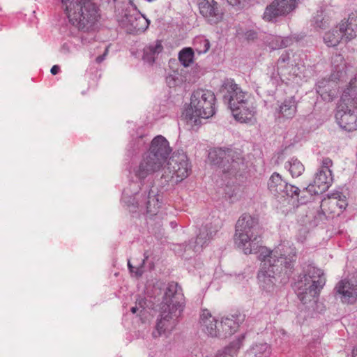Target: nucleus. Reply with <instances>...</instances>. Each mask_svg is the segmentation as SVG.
Instances as JSON below:
<instances>
[{"label":"nucleus","mask_w":357,"mask_h":357,"mask_svg":"<svg viewBox=\"0 0 357 357\" xmlns=\"http://www.w3.org/2000/svg\"><path fill=\"white\" fill-rule=\"evenodd\" d=\"M143 193H136L131 204L137 208H146V213L150 215H156L160 206V197L158 188L153 185H146L142 188Z\"/></svg>","instance_id":"11"},{"label":"nucleus","mask_w":357,"mask_h":357,"mask_svg":"<svg viewBox=\"0 0 357 357\" xmlns=\"http://www.w3.org/2000/svg\"><path fill=\"white\" fill-rule=\"evenodd\" d=\"M139 310V307H138L137 306H134V307H131L130 311L133 314H135Z\"/></svg>","instance_id":"46"},{"label":"nucleus","mask_w":357,"mask_h":357,"mask_svg":"<svg viewBox=\"0 0 357 357\" xmlns=\"http://www.w3.org/2000/svg\"><path fill=\"white\" fill-rule=\"evenodd\" d=\"M162 50V41L156 40L155 43H151L144 48L142 59L145 62L153 64Z\"/></svg>","instance_id":"26"},{"label":"nucleus","mask_w":357,"mask_h":357,"mask_svg":"<svg viewBox=\"0 0 357 357\" xmlns=\"http://www.w3.org/2000/svg\"><path fill=\"white\" fill-rule=\"evenodd\" d=\"M351 80L343 91L342 99L347 104L352 103L357 109V74L350 75Z\"/></svg>","instance_id":"25"},{"label":"nucleus","mask_w":357,"mask_h":357,"mask_svg":"<svg viewBox=\"0 0 357 357\" xmlns=\"http://www.w3.org/2000/svg\"><path fill=\"white\" fill-rule=\"evenodd\" d=\"M333 182V177L331 169H325L324 170H318L315 174V177L312 184H310L307 187L301 190L305 197V192H309L311 195H319L326 191Z\"/></svg>","instance_id":"16"},{"label":"nucleus","mask_w":357,"mask_h":357,"mask_svg":"<svg viewBox=\"0 0 357 357\" xmlns=\"http://www.w3.org/2000/svg\"><path fill=\"white\" fill-rule=\"evenodd\" d=\"M352 356L353 357H357V347L353 349Z\"/></svg>","instance_id":"47"},{"label":"nucleus","mask_w":357,"mask_h":357,"mask_svg":"<svg viewBox=\"0 0 357 357\" xmlns=\"http://www.w3.org/2000/svg\"><path fill=\"white\" fill-rule=\"evenodd\" d=\"M81 39H82V43L83 44H85L86 43V40L84 38H82V37L81 38Z\"/></svg>","instance_id":"50"},{"label":"nucleus","mask_w":357,"mask_h":357,"mask_svg":"<svg viewBox=\"0 0 357 357\" xmlns=\"http://www.w3.org/2000/svg\"><path fill=\"white\" fill-rule=\"evenodd\" d=\"M236 120L241 123H252L256 114L255 107L252 99L248 100V104H241L231 109Z\"/></svg>","instance_id":"20"},{"label":"nucleus","mask_w":357,"mask_h":357,"mask_svg":"<svg viewBox=\"0 0 357 357\" xmlns=\"http://www.w3.org/2000/svg\"><path fill=\"white\" fill-rule=\"evenodd\" d=\"M191 172L187 155L183 152L174 153L167 164V169L161 176L165 182L178 183L187 178Z\"/></svg>","instance_id":"10"},{"label":"nucleus","mask_w":357,"mask_h":357,"mask_svg":"<svg viewBox=\"0 0 357 357\" xmlns=\"http://www.w3.org/2000/svg\"><path fill=\"white\" fill-rule=\"evenodd\" d=\"M123 195H124V196L126 195V191L123 192Z\"/></svg>","instance_id":"52"},{"label":"nucleus","mask_w":357,"mask_h":357,"mask_svg":"<svg viewBox=\"0 0 357 357\" xmlns=\"http://www.w3.org/2000/svg\"><path fill=\"white\" fill-rule=\"evenodd\" d=\"M107 52H108L107 48H106L105 50V52L102 55L98 56L96 59V62L98 63H101L105 59V58L107 54Z\"/></svg>","instance_id":"43"},{"label":"nucleus","mask_w":357,"mask_h":357,"mask_svg":"<svg viewBox=\"0 0 357 357\" xmlns=\"http://www.w3.org/2000/svg\"><path fill=\"white\" fill-rule=\"evenodd\" d=\"M272 352L271 347L267 343L252 344L246 351L245 357H270Z\"/></svg>","instance_id":"29"},{"label":"nucleus","mask_w":357,"mask_h":357,"mask_svg":"<svg viewBox=\"0 0 357 357\" xmlns=\"http://www.w3.org/2000/svg\"><path fill=\"white\" fill-rule=\"evenodd\" d=\"M70 24L79 31H93L100 18V9L93 0H61Z\"/></svg>","instance_id":"3"},{"label":"nucleus","mask_w":357,"mask_h":357,"mask_svg":"<svg viewBox=\"0 0 357 357\" xmlns=\"http://www.w3.org/2000/svg\"><path fill=\"white\" fill-rule=\"evenodd\" d=\"M199 10L200 14L210 24H216L223 19V10L215 0H199Z\"/></svg>","instance_id":"17"},{"label":"nucleus","mask_w":357,"mask_h":357,"mask_svg":"<svg viewBox=\"0 0 357 357\" xmlns=\"http://www.w3.org/2000/svg\"><path fill=\"white\" fill-rule=\"evenodd\" d=\"M296 253L295 246L289 243L280 244L272 250L262 248L259 257L261 264L257 279L263 290L267 292L274 290L275 275L284 273L289 276L293 272Z\"/></svg>","instance_id":"1"},{"label":"nucleus","mask_w":357,"mask_h":357,"mask_svg":"<svg viewBox=\"0 0 357 357\" xmlns=\"http://www.w3.org/2000/svg\"><path fill=\"white\" fill-rule=\"evenodd\" d=\"M142 303L145 304V302L143 300H142L139 302V307H141L144 310V307H143Z\"/></svg>","instance_id":"48"},{"label":"nucleus","mask_w":357,"mask_h":357,"mask_svg":"<svg viewBox=\"0 0 357 357\" xmlns=\"http://www.w3.org/2000/svg\"><path fill=\"white\" fill-rule=\"evenodd\" d=\"M290 62V56L289 54L285 52L282 54L278 60V75L282 77L284 75V68L285 67V64H289Z\"/></svg>","instance_id":"36"},{"label":"nucleus","mask_w":357,"mask_h":357,"mask_svg":"<svg viewBox=\"0 0 357 357\" xmlns=\"http://www.w3.org/2000/svg\"><path fill=\"white\" fill-rule=\"evenodd\" d=\"M193 45L198 54L206 53L211 46L209 40L202 36L195 38Z\"/></svg>","instance_id":"32"},{"label":"nucleus","mask_w":357,"mask_h":357,"mask_svg":"<svg viewBox=\"0 0 357 357\" xmlns=\"http://www.w3.org/2000/svg\"><path fill=\"white\" fill-rule=\"evenodd\" d=\"M217 231V225H213L211 222H206L200 228L196 239L190 241L186 245L185 250H192L195 252H199L215 235Z\"/></svg>","instance_id":"18"},{"label":"nucleus","mask_w":357,"mask_h":357,"mask_svg":"<svg viewBox=\"0 0 357 357\" xmlns=\"http://www.w3.org/2000/svg\"><path fill=\"white\" fill-rule=\"evenodd\" d=\"M146 25L145 28L143 29V31H145L148 28L149 23H150L149 20L146 19Z\"/></svg>","instance_id":"49"},{"label":"nucleus","mask_w":357,"mask_h":357,"mask_svg":"<svg viewBox=\"0 0 357 357\" xmlns=\"http://www.w3.org/2000/svg\"><path fill=\"white\" fill-rule=\"evenodd\" d=\"M326 282L324 272L312 264L303 268V274L301 275L295 283V289L298 298L303 303L307 304L317 298Z\"/></svg>","instance_id":"6"},{"label":"nucleus","mask_w":357,"mask_h":357,"mask_svg":"<svg viewBox=\"0 0 357 357\" xmlns=\"http://www.w3.org/2000/svg\"><path fill=\"white\" fill-rule=\"evenodd\" d=\"M59 66L57 65H54L52 67L50 72L52 75H55L59 73Z\"/></svg>","instance_id":"44"},{"label":"nucleus","mask_w":357,"mask_h":357,"mask_svg":"<svg viewBox=\"0 0 357 357\" xmlns=\"http://www.w3.org/2000/svg\"><path fill=\"white\" fill-rule=\"evenodd\" d=\"M238 96L236 98H233L232 102H229L228 107L230 109L234 108L236 107V105H239L241 104H248V100H250L251 98L250 94H248L247 92L243 91V90L241 91H238Z\"/></svg>","instance_id":"34"},{"label":"nucleus","mask_w":357,"mask_h":357,"mask_svg":"<svg viewBox=\"0 0 357 357\" xmlns=\"http://www.w3.org/2000/svg\"><path fill=\"white\" fill-rule=\"evenodd\" d=\"M284 167L289 171L293 178L298 177L305 170V167L303 163L298 158L294 157L286 161Z\"/></svg>","instance_id":"31"},{"label":"nucleus","mask_w":357,"mask_h":357,"mask_svg":"<svg viewBox=\"0 0 357 357\" xmlns=\"http://www.w3.org/2000/svg\"><path fill=\"white\" fill-rule=\"evenodd\" d=\"M345 196L335 195L321 201V207L330 213L339 215L347 206Z\"/></svg>","instance_id":"19"},{"label":"nucleus","mask_w":357,"mask_h":357,"mask_svg":"<svg viewBox=\"0 0 357 357\" xmlns=\"http://www.w3.org/2000/svg\"><path fill=\"white\" fill-rule=\"evenodd\" d=\"M268 188L275 196H281L282 197H289L291 198L298 197L301 190L296 186L289 185L281 175L274 172L268 181Z\"/></svg>","instance_id":"13"},{"label":"nucleus","mask_w":357,"mask_h":357,"mask_svg":"<svg viewBox=\"0 0 357 357\" xmlns=\"http://www.w3.org/2000/svg\"><path fill=\"white\" fill-rule=\"evenodd\" d=\"M227 3L233 7H237L238 9L245 6L246 0H225Z\"/></svg>","instance_id":"40"},{"label":"nucleus","mask_w":357,"mask_h":357,"mask_svg":"<svg viewBox=\"0 0 357 357\" xmlns=\"http://www.w3.org/2000/svg\"><path fill=\"white\" fill-rule=\"evenodd\" d=\"M301 0H274L265 8L263 19L266 22H275L277 18L292 12Z\"/></svg>","instance_id":"12"},{"label":"nucleus","mask_w":357,"mask_h":357,"mask_svg":"<svg viewBox=\"0 0 357 357\" xmlns=\"http://www.w3.org/2000/svg\"><path fill=\"white\" fill-rule=\"evenodd\" d=\"M342 26L345 27L346 41L351 40L357 36V12L352 13L347 20H343Z\"/></svg>","instance_id":"28"},{"label":"nucleus","mask_w":357,"mask_h":357,"mask_svg":"<svg viewBox=\"0 0 357 357\" xmlns=\"http://www.w3.org/2000/svg\"><path fill=\"white\" fill-rule=\"evenodd\" d=\"M247 40H254L257 38V33L254 30H248L245 33Z\"/></svg>","instance_id":"41"},{"label":"nucleus","mask_w":357,"mask_h":357,"mask_svg":"<svg viewBox=\"0 0 357 357\" xmlns=\"http://www.w3.org/2000/svg\"><path fill=\"white\" fill-rule=\"evenodd\" d=\"M166 83L169 87H174L181 83L180 76L178 73L173 72L166 77Z\"/></svg>","instance_id":"37"},{"label":"nucleus","mask_w":357,"mask_h":357,"mask_svg":"<svg viewBox=\"0 0 357 357\" xmlns=\"http://www.w3.org/2000/svg\"><path fill=\"white\" fill-rule=\"evenodd\" d=\"M148 257H149L146 255V253H144V259L142 260V264L139 266H138L137 267L133 266L130 264V260H128V267L129 268V271L131 273H135V275L137 276V277L142 276V275L143 274L142 267H143V266H144V264L145 263V261L148 259Z\"/></svg>","instance_id":"38"},{"label":"nucleus","mask_w":357,"mask_h":357,"mask_svg":"<svg viewBox=\"0 0 357 357\" xmlns=\"http://www.w3.org/2000/svg\"><path fill=\"white\" fill-rule=\"evenodd\" d=\"M224 357H233V356H224Z\"/></svg>","instance_id":"51"},{"label":"nucleus","mask_w":357,"mask_h":357,"mask_svg":"<svg viewBox=\"0 0 357 357\" xmlns=\"http://www.w3.org/2000/svg\"><path fill=\"white\" fill-rule=\"evenodd\" d=\"M240 315H231V317L222 318L221 321V327L225 331V335H231L234 334L238 327L239 322L242 320L239 318Z\"/></svg>","instance_id":"30"},{"label":"nucleus","mask_w":357,"mask_h":357,"mask_svg":"<svg viewBox=\"0 0 357 357\" xmlns=\"http://www.w3.org/2000/svg\"><path fill=\"white\" fill-rule=\"evenodd\" d=\"M184 305L182 288L176 282L168 283L164 289L159 314L152 332L153 338L167 337L172 332L178 323V318L183 312Z\"/></svg>","instance_id":"2"},{"label":"nucleus","mask_w":357,"mask_h":357,"mask_svg":"<svg viewBox=\"0 0 357 357\" xmlns=\"http://www.w3.org/2000/svg\"><path fill=\"white\" fill-rule=\"evenodd\" d=\"M336 61H340V65L334 67V70L331 73L329 79H321L319 81L317 85V92L326 101H332L339 92L341 84L350 82V75H355V69L351 66H347L343 62V58L340 56H336L335 59L333 62V64Z\"/></svg>","instance_id":"7"},{"label":"nucleus","mask_w":357,"mask_h":357,"mask_svg":"<svg viewBox=\"0 0 357 357\" xmlns=\"http://www.w3.org/2000/svg\"><path fill=\"white\" fill-rule=\"evenodd\" d=\"M171 151L169 142L164 137L158 135L153 138L149 150L135 169V176L142 180L158 171L167 160Z\"/></svg>","instance_id":"5"},{"label":"nucleus","mask_w":357,"mask_h":357,"mask_svg":"<svg viewBox=\"0 0 357 357\" xmlns=\"http://www.w3.org/2000/svg\"><path fill=\"white\" fill-rule=\"evenodd\" d=\"M208 158L213 165L229 176H236L244 167L241 152L231 148H215L209 152Z\"/></svg>","instance_id":"9"},{"label":"nucleus","mask_w":357,"mask_h":357,"mask_svg":"<svg viewBox=\"0 0 357 357\" xmlns=\"http://www.w3.org/2000/svg\"><path fill=\"white\" fill-rule=\"evenodd\" d=\"M342 303L352 304L357 300V273L348 280H340L335 287Z\"/></svg>","instance_id":"15"},{"label":"nucleus","mask_w":357,"mask_h":357,"mask_svg":"<svg viewBox=\"0 0 357 357\" xmlns=\"http://www.w3.org/2000/svg\"><path fill=\"white\" fill-rule=\"evenodd\" d=\"M215 96L209 90L197 89L190 98V107L185 109L183 115L195 125L200 123L199 118L208 119L215 113Z\"/></svg>","instance_id":"8"},{"label":"nucleus","mask_w":357,"mask_h":357,"mask_svg":"<svg viewBox=\"0 0 357 357\" xmlns=\"http://www.w3.org/2000/svg\"><path fill=\"white\" fill-rule=\"evenodd\" d=\"M332 160L328 158H326L322 161V166L319 169V170H324L325 171V169H330L329 167L332 165Z\"/></svg>","instance_id":"42"},{"label":"nucleus","mask_w":357,"mask_h":357,"mask_svg":"<svg viewBox=\"0 0 357 357\" xmlns=\"http://www.w3.org/2000/svg\"><path fill=\"white\" fill-rule=\"evenodd\" d=\"M241 91L242 89L233 79L225 80L220 90L224 102L228 105L229 102H232L233 98L236 99L238 96V91Z\"/></svg>","instance_id":"23"},{"label":"nucleus","mask_w":357,"mask_h":357,"mask_svg":"<svg viewBox=\"0 0 357 357\" xmlns=\"http://www.w3.org/2000/svg\"><path fill=\"white\" fill-rule=\"evenodd\" d=\"M278 112L280 119H292L297 112V102L295 97H289L282 102L278 107Z\"/></svg>","instance_id":"24"},{"label":"nucleus","mask_w":357,"mask_h":357,"mask_svg":"<svg viewBox=\"0 0 357 357\" xmlns=\"http://www.w3.org/2000/svg\"><path fill=\"white\" fill-rule=\"evenodd\" d=\"M342 26V22L331 31L326 32L324 36V43L328 47L337 46L342 40L346 41L345 27Z\"/></svg>","instance_id":"22"},{"label":"nucleus","mask_w":357,"mask_h":357,"mask_svg":"<svg viewBox=\"0 0 357 357\" xmlns=\"http://www.w3.org/2000/svg\"><path fill=\"white\" fill-rule=\"evenodd\" d=\"M332 11L327 8L321 7V10L317 11V15L313 17L312 21L313 26L321 29H326L330 24Z\"/></svg>","instance_id":"27"},{"label":"nucleus","mask_w":357,"mask_h":357,"mask_svg":"<svg viewBox=\"0 0 357 357\" xmlns=\"http://www.w3.org/2000/svg\"><path fill=\"white\" fill-rule=\"evenodd\" d=\"M234 241L245 255L257 252L261 241L257 216L245 213L239 217L235 226Z\"/></svg>","instance_id":"4"},{"label":"nucleus","mask_w":357,"mask_h":357,"mask_svg":"<svg viewBox=\"0 0 357 357\" xmlns=\"http://www.w3.org/2000/svg\"><path fill=\"white\" fill-rule=\"evenodd\" d=\"M291 41V39L288 38H283L280 36H275L271 40L270 46L272 50L284 48L289 46Z\"/></svg>","instance_id":"35"},{"label":"nucleus","mask_w":357,"mask_h":357,"mask_svg":"<svg viewBox=\"0 0 357 357\" xmlns=\"http://www.w3.org/2000/svg\"><path fill=\"white\" fill-rule=\"evenodd\" d=\"M144 145V142L142 140V137L140 136L136 138L134 141L130 143V146L133 149V152L137 150H139Z\"/></svg>","instance_id":"39"},{"label":"nucleus","mask_w":357,"mask_h":357,"mask_svg":"<svg viewBox=\"0 0 357 357\" xmlns=\"http://www.w3.org/2000/svg\"><path fill=\"white\" fill-rule=\"evenodd\" d=\"M193 50L190 47L183 49L178 54V59L181 63L185 66L188 67L193 61Z\"/></svg>","instance_id":"33"},{"label":"nucleus","mask_w":357,"mask_h":357,"mask_svg":"<svg viewBox=\"0 0 357 357\" xmlns=\"http://www.w3.org/2000/svg\"><path fill=\"white\" fill-rule=\"evenodd\" d=\"M61 50L63 52H64L65 53H66V52H69V48H68V45L66 44H64L61 47Z\"/></svg>","instance_id":"45"},{"label":"nucleus","mask_w":357,"mask_h":357,"mask_svg":"<svg viewBox=\"0 0 357 357\" xmlns=\"http://www.w3.org/2000/svg\"><path fill=\"white\" fill-rule=\"evenodd\" d=\"M200 324L202 331L211 337H217L218 331L217 330V321L211 312L207 310H202L200 314Z\"/></svg>","instance_id":"21"},{"label":"nucleus","mask_w":357,"mask_h":357,"mask_svg":"<svg viewBox=\"0 0 357 357\" xmlns=\"http://www.w3.org/2000/svg\"><path fill=\"white\" fill-rule=\"evenodd\" d=\"M356 109L354 104H347L341 98V104L335 114V119L342 129L349 132L357 130V116L355 114Z\"/></svg>","instance_id":"14"}]
</instances>
